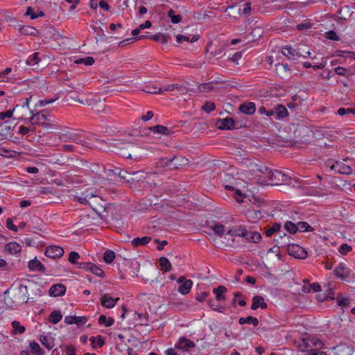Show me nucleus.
Instances as JSON below:
<instances>
[{"label": "nucleus", "instance_id": "2", "mask_svg": "<svg viewBox=\"0 0 355 355\" xmlns=\"http://www.w3.org/2000/svg\"><path fill=\"white\" fill-rule=\"evenodd\" d=\"M31 99L32 96L21 99L19 103L17 104L14 107L12 110H14V112H15L16 114L17 119L25 121L28 119V115H32L33 111L31 110L29 107Z\"/></svg>", "mask_w": 355, "mask_h": 355}, {"label": "nucleus", "instance_id": "15", "mask_svg": "<svg viewBox=\"0 0 355 355\" xmlns=\"http://www.w3.org/2000/svg\"><path fill=\"white\" fill-rule=\"evenodd\" d=\"M5 251L11 255L19 257L21 252V246L19 243L12 241L8 243L5 247Z\"/></svg>", "mask_w": 355, "mask_h": 355}, {"label": "nucleus", "instance_id": "56", "mask_svg": "<svg viewBox=\"0 0 355 355\" xmlns=\"http://www.w3.org/2000/svg\"><path fill=\"white\" fill-rule=\"evenodd\" d=\"M90 271L98 277H101L104 276L103 270L92 263L90 267Z\"/></svg>", "mask_w": 355, "mask_h": 355}, {"label": "nucleus", "instance_id": "37", "mask_svg": "<svg viewBox=\"0 0 355 355\" xmlns=\"http://www.w3.org/2000/svg\"><path fill=\"white\" fill-rule=\"evenodd\" d=\"M159 262L162 271L167 272L171 270V264L167 258L162 257L159 258Z\"/></svg>", "mask_w": 355, "mask_h": 355}, {"label": "nucleus", "instance_id": "42", "mask_svg": "<svg viewBox=\"0 0 355 355\" xmlns=\"http://www.w3.org/2000/svg\"><path fill=\"white\" fill-rule=\"evenodd\" d=\"M336 302L339 306L342 307L343 309L344 308H347L350 305V299L349 297H344L341 295H338L336 297Z\"/></svg>", "mask_w": 355, "mask_h": 355}, {"label": "nucleus", "instance_id": "30", "mask_svg": "<svg viewBox=\"0 0 355 355\" xmlns=\"http://www.w3.org/2000/svg\"><path fill=\"white\" fill-rule=\"evenodd\" d=\"M239 323L241 325L245 324H252L254 327H257L259 324V320L253 316H248L246 318H240Z\"/></svg>", "mask_w": 355, "mask_h": 355}, {"label": "nucleus", "instance_id": "44", "mask_svg": "<svg viewBox=\"0 0 355 355\" xmlns=\"http://www.w3.org/2000/svg\"><path fill=\"white\" fill-rule=\"evenodd\" d=\"M150 38L155 42H159L162 44H166L168 42L169 36L162 33H157L154 35H152Z\"/></svg>", "mask_w": 355, "mask_h": 355}, {"label": "nucleus", "instance_id": "52", "mask_svg": "<svg viewBox=\"0 0 355 355\" xmlns=\"http://www.w3.org/2000/svg\"><path fill=\"white\" fill-rule=\"evenodd\" d=\"M284 227L291 234H295L297 232V223L295 224L292 221H286L284 224Z\"/></svg>", "mask_w": 355, "mask_h": 355}, {"label": "nucleus", "instance_id": "58", "mask_svg": "<svg viewBox=\"0 0 355 355\" xmlns=\"http://www.w3.org/2000/svg\"><path fill=\"white\" fill-rule=\"evenodd\" d=\"M337 113L340 116H344L348 114H352L355 115V108L340 107L338 110Z\"/></svg>", "mask_w": 355, "mask_h": 355}, {"label": "nucleus", "instance_id": "35", "mask_svg": "<svg viewBox=\"0 0 355 355\" xmlns=\"http://www.w3.org/2000/svg\"><path fill=\"white\" fill-rule=\"evenodd\" d=\"M89 340L92 343V347L93 348L101 347L105 344L104 339L101 336H92L89 338Z\"/></svg>", "mask_w": 355, "mask_h": 355}, {"label": "nucleus", "instance_id": "45", "mask_svg": "<svg viewBox=\"0 0 355 355\" xmlns=\"http://www.w3.org/2000/svg\"><path fill=\"white\" fill-rule=\"evenodd\" d=\"M208 306L213 310L219 313H223L224 312V307L223 306H220L218 304H216V302L210 299L207 302Z\"/></svg>", "mask_w": 355, "mask_h": 355}, {"label": "nucleus", "instance_id": "40", "mask_svg": "<svg viewBox=\"0 0 355 355\" xmlns=\"http://www.w3.org/2000/svg\"><path fill=\"white\" fill-rule=\"evenodd\" d=\"M306 46L305 45H300L298 46V51H299V58L302 57L304 58H310L311 59H314L315 57H313L311 55V51L307 49L306 50Z\"/></svg>", "mask_w": 355, "mask_h": 355}, {"label": "nucleus", "instance_id": "1", "mask_svg": "<svg viewBox=\"0 0 355 355\" xmlns=\"http://www.w3.org/2000/svg\"><path fill=\"white\" fill-rule=\"evenodd\" d=\"M212 230L220 237L224 236V239L227 240L226 245L230 246L233 245L235 236L245 237L248 235V230L242 225L226 230L224 225L217 224L213 227Z\"/></svg>", "mask_w": 355, "mask_h": 355}, {"label": "nucleus", "instance_id": "13", "mask_svg": "<svg viewBox=\"0 0 355 355\" xmlns=\"http://www.w3.org/2000/svg\"><path fill=\"white\" fill-rule=\"evenodd\" d=\"M331 170L344 175H350L353 173L352 168L342 162H335L331 166Z\"/></svg>", "mask_w": 355, "mask_h": 355}, {"label": "nucleus", "instance_id": "59", "mask_svg": "<svg viewBox=\"0 0 355 355\" xmlns=\"http://www.w3.org/2000/svg\"><path fill=\"white\" fill-rule=\"evenodd\" d=\"M79 258H80L79 254L76 252L73 251L69 253V261L70 263H71L72 264H76L78 266V264L79 263L78 262V259Z\"/></svg>", "mask_w": 355, "mask_h": 355}, {"label": "nucleus", "instance_id": "5", "mask_svg": "<svg viewBox=\"0 0 355 355\" xmlns=\"http://www.w3.org/2000/svg\"><path fill=\"white\" fill-rule=\"evenodd\" d=\"M76 200L83 205H89L92 209L98 213L101 209H103V205H101V207L99 209L98 207L95 206L92 202L90 201L92 198H94L95 200H100L102 202V198L94 194V193L89 190L85 191V193H83L81 196H75Z\"/></svg>", "mask_w": 355, "mask_h": 355}, {"label": "nucleus", "instance_id": "50", "mask_svg": "<svg viewBox=\"0 0 355 355\" xmlns=\"http://www.w3.org/2000/svg\"><path fill=\"white\" fill-rule=\"evenodd\" d=\"M115 259V253L112 250H107L104 252L103 260L107 263H111Z\"/></svg>", "mask_w": 355, "mask_h": 355}, {"label": "nucleus", "instance_id": "28", "mask_svg": "<svg viewBox=\"0 0 355 355\" xmlns=\"http://www.w3.org/2000/svg\"><path fill=\"white\" fill-rule=\"evenodd\" d=\"M29 348L34 355H44V350L41 348L40 345L34 340L29 343Z\"/></svg>", "mask_w": 355, "mask_h": 355}, {"label": "nucleus", "instance_id": "61", "mask_svg": "<svg viewBox=\"0 0 355 355\" xmlns=\"http://www.w3.org/2000/svg\"><path fill=\"white\" fill-rule=\"evenodd\" d=\"M352 250V248L347 243H343L339 249H338V251L340 254H343V255H345L347 254L349 252H350L351 250Z\"/></svg>", "mask_w": 355, "mask_h": 355}, {"label": "nucleus", "instance_id": "41", "mask_svg": "<svg viewBox=\"0 0 355 355\" xmlns=\"http://www.w3.org/2000/svg\"><path fill=\"white\" fill-rule=\"evenodd\" d=\"M40 341L41 342L42 345H44L48 349H51L54 346L53 340H51L46 335H41L40 337Z\"/></svg>", "mask_w": 355, "mask_h": 355}, {"label": "nucleus", "instance_id": "46", "mask_svg": "<svg viewBox=\"0 0 355 355\" xmlns=\"http://www.w3.org/2000/svg\"><path fill=\"white\" fill-rule=\"evenodd\" d=\"M313 26V24L310 20H304L297 25V28L299 31H306L311 29Z\"/></svg>", "mask_w": 355, "mask_h": 355}, {"label": "nucleus", "instance_id": "18", "mask_svg": "<svg viewBox=\"0 0 355 355\" xmlns=\"http://www.w3.org/2000/svg\"><path fill=\"white\" fill-rule=\"evenodd\" d=\"M66 287L61 284L53 285L49 290V294L52 297H60L64 295Z\"/></svg>", "mask_w": 355, "mask_h": 355}, {"label": "nucleus", "instance_id": "60", "mask_svg": "<svg viewBox=\"0 0 355 355\" xmlns=\"http://www.w3.org/2000/svg\"><path fill=\"white\" fill-rule=\"evenodd\" d=\"M58 99V97H55V98H49V99L40 100L38 101L37 104L36 105V106L44 107V106H46V105H47L49 104L54 103Z\"/></svg>", "mask_w": 355, "mask_h": 355}, {"label": "nucleus", "instance_id": "64", "mask_svg": "<svg viewBox=\"0 0 355 355\" xmlns=\"http://www.w3.org/2000/svg\"><path fill=\"white\" fill-rule=\"evenodd\" d=\"M62 355H76V349L73 346H64Z\"/></svg>", "mask_w": 355, "mask_h": 355}, {"label": "nucleus", "instance_id": "57", "mask_svg": "<svg viewBox=\"0 0 355 355\" xmlns=\"http://www.w3.org/2000/svg\"><path fill=\"white\" fill-rule=\"evenodd\" d=\"M264 168H267L266 166L259 165L257 164H250V171L252 172H259L261 174V176L263 175V171H265Z\"/></svg>", "mask_w": 355, "mask_h": 355}, {"label": "nucleus", "instance_id": "32", "mask_svg": "<svg viewBox=\"0 0 355 355\" xmlns=\"http://www.w3.org/2000/svg\"><path fill=\"white\" fill-rule=\"evenodd\" d=\"M98 322L99 324L108 327L114 324V320L110 317L107 318L105 315H101L98 318Z\"/></svg>", "mask_w": 355, "mask_h": 355}, {"label": "nucleus", "instance_id": "29", "mask_svg": "<svg viewBox=\"0 0 355 355\" xmlns=\"http://www.w3.org/2000/svg\"><path fill=\"white\" fill-rule=\"evenodd\" d=\"M254 13L261 11L266 3L265 0H248Z\"/></svg>", "mask_w": 355, "mask_h": 355}, {"label": "nucleus", "instance_id": "63", "mask_svg": "<svg viewBox=\"0 0 355 355\" xmlns=\"http://www.w3.org/2000/svg\"><path fill=\"white\" fill-rule=\"evenodd\" d=\"M179 159L178 157H174L173 159H164L163 162L165 165L169 166L171 168H177V161Z\"/></svg>", "mask_w": 355, "mask_h": 355}, {"label": "nucleus", "instance_id": "12", "mask_svg": "<svg viewBox=\"0 0 355 355\" xmlns=\"http://www.w3.org/2000/svg\"><path fill=\"white\" fill-rule=\"evenodd\" d=\"M64 254V250L57 245H50L46 248L45 255L52 259H58Z\"/></svg>", "mask_w": 355, "mask_h": 355}, {"label": "nucleus", "instance_id": "38", "mask_svg": "<svg viewBox=\"0 0 355 355\" xmlns=\"http://www.w3.org/2000/svg\"><path fill=\"white\" fill-rule=\"evenodd\" d=\"M150 130L154 132H157L158 134L162 135H168L170 133L169 129L162 125H156L150 128Z\"/></svg>", "mask_w": 355, "mask_h": 355}, {"label": "nucleus", "instance_id": "36", "mask_svg": "<svg viewBox=\"0 0 355 355\" xmlns=\"http://www.w3.org/2000/svg\"><path fill=\"white\" fill-rule=\"evenodd\" d=\"M11 326L12 327V334H22L25 332V327L19 323V322L17 320H14L11 322Z\"/></svg>", "mask_w": 355, "mask_h": 355}, {"label": "nucleus", "instance_id": "19", "mask_svg": "<svg viewBox=\"0 0 355 355\" xmlns=\"http://www.w3.org/2000/svg\"><path fill=\"white\" fill-rule=\"evenodd\" d=\"M274 112V117L277 120H281L284 119L288 115L286 107L283 105H277L274 109H272Z\"/></svg>", "mask_w": 355, "mask_h": 355}, {"label": "nucleus", "instance_id": "21", "mask_svg": "<svg viewBox=\"0 0 355 355\" xmlns=\"http://www.w3.org/2000/svg\"><path fill=\"white\" fill-rule=\"evenodd\" d=\"M268 307L267 304L264 301V298L262 296L257 295L253 297L252 303L251 305V309L252 310H256L259 308L262 309H265Z\"/></svg>", "mask_w": 355, "mask_h": 355}, {"label": "nucleus", "instance_id": "14", "mask_svg": "<svg viewBox=\"0 0 355 355\" xmlns=\"http://www.w3.org/2000/svg\"><path fill=\"white\" fill-rule=\"evenodd\" d=\"M119 300V297H113L108 293L103 295L100 299L101 305L107 309L113 308Z\"/></svg>", "mask_w": 355, "mask_h": 355}, {"label": "nucleus", "instance_id": "48", "mask_svg": "<svg viewBox=\"0 0 355 355\" xmlns=\"http://www.w3.org/2000/svg\"><path fill=\"white\" fill-rule=\"evenodd\" d=\"M19 31L24 35H35L36 29L30 26H22L20 27Z\"/></svg>", "mask_w": 355, "mask_h": 355}, {"label": "nucleus", "instance_id": "4", "mask_svg": "<svg viewBox=\"0 0 355 355\" xmlns=\"http://www.w3.org/2000/svg\"><path fill=\"white\" fill-rule=\"evenodd\" d=\"M323 345V342L320 339L314 336H309L302 339L297 347L301 352L309 353L313 348L322 349Z\"/></svg>", "mask_w": 355, "mask_h": 355}, {"label": "nucleus", "instance_id": "39", "mask_svg": "<svg viewBox=\"0 0 355 355\" xmlns=\"http://www.w3.org/2000/svg\"><path fill=\"white\" fill-rule=\"evenodd\" d=\"M235 123L231 118H225L221 121L220 128L230 130L234 127Z\"/></svg>", "mask_w": 355, "mask_h": 355}, {"label": "nucleus", "instance_id": "34", "mask_svg": "<svg viewBox=\"0 0 355 355\" xmlns=\"http://www.w3.org/2000/svg\"><path fill=\"white\" fill-rule=\"evenodd\" d=\"M62 318V315L60 311L54 310L49 315V321L52 324L58 323Z\"/></svg>", "mask_w": 355, "mask_h": 355}, {"label": "nucleus", "instance_id": "24", "mask_svg": "<svg viewBox=\"0 0 355 355\" xmlns=\"http://www.w3.org/2000/svg\"><path fill=\"white\" fill-rule=\"evenodd\" d=\"M28 268L31 271H39L42 272L45 271L44 266L36 258L29 261Z\"/></svg>", "mask_w": 355, "mask_h": 355}, {"label": "nucleus", "instance_id": "31", "mask_svg": "<svg viewBox=\"0 0 355 355\" xmlns=\"http://www.w3.org/2000/svg\"><path fill=\"white\" fill-rule=\"evenodd\" d=\"M39 55V52H35L32 55H29L27 60H26V64L29 66L37 65L39 62L41 61Z\"/></svg>", "mask_w": 355, "mask_h": 355}, {"label": "nucleus", "instance_id": "25", "mask_svg": "<svg viewBox=\"0 0 355 355\" xmlns=\"http://www.w3.org/2000/svg\"><path fill=\"white\" fill-rule=\"evenodd\" d=\"M225 189L233 192L232 195L237 202L241 203L243 201L244 195L240 190L235 189L234 187L228 184L225 186Z\"/></svg>", "mask_w": 355, "mask_h": 355}, {"label": "nucleus", "instance_id": "43", "mask_svg": "<svg viewBox=\"0 0 355 355\" xmlns=\"http://www.w3.org/2000/svg\"><path fill=\"white\" fill-rule=\"evenodd\" d=\"M248 235L247 236H245V238L250 241H252L254 243H259L261 239V236L259 233L257 232H248Z\"/></svg>", "mask_w": 355, "mask_h": 355}, {"label": "nucleus", "instance_id": "62", "mask_svg": "<svg viewBox=\"0 0 355 355\" xmlns=\"http://www.w3.org/2000/svg\"><path fill=\"white\" fill-rule=\"evenodd\" d=\"M14 114L13 110H9L6 112H0V120L4 121L6 119H10Z\"/></svg>", "mask_w": 355, "mask_h": 355}, {"label": "nucleus", "instance_id": "47", "mask_svg": "<svg viewBox=\"0 0 355 355\" xmlns=\"http://www.w3.org/2000/svg\"><path fill=\"white\" fill-rule=\"evenodd\" d=\"M162 88V92H172L174 91L175 89H178L179 92H183L184 89L181 85H179L178 84H172V85H164L163 87H161Z\"/></svg>", "mask_w": 355, "mask_h": 355}, {"label": "nucleus", "instance_id": "11", "mask_svg": "<svg viewBox=\"0 0 355 355\" xmlns=\"http://www.w3.org/2000/svg\"><path fill=\"white\" fill-rule=\"evenodd\" d=\"M178 283L180 284L178 287V292L182 295H187L193 286V282L191 279H187L184 276L180 277L177 279Z\"/></svg>", "mask_w": 355, "mask_h": 355}, {"label": "nucleus", "instance_id": "9", "mask_svg": "<svg viewBox=\"0 0 355 355\" xmlns=\"http://www.w3.org/2000/svg\"><path fill=\"white\" fill-rule=\"evenodd\" d=\"M287 252L290 255L293 256L297 259H305L307 257L306 251L297 244L288 243Z\"/></svg>", "mask_w": 355, "mask_h": 355}, {"label": "nucleus", "instance_id": "27", "mask_svg": "<svg viewBox=\"0 0 355 355\" xmlns=\"http://www.w3.org/2000/svg\"><path fill=\"white\" fill-rule=\"evenodd\" d=\"M151 241L150 236H144L142 238H135L132 241V245L134 247L143 246L147 245Z\"/></svg>", "mask_w": 355, "mask_h": 355}, {"label": "nucleus", "instance_id": "54", "mask_svg": "<svg viewBox=\"0 0 355 355\" xmlns=\"http://www.w3.org/2000/svg\"><path fill=\"white\" fill-rule=\"evenodd\" d=\"M168 17L173 24H178L182 20V17L180 15H175L173 10L171 9L168 12Z\"/></svg>", "mask_w": 355, "mask_h": 355}, {"label": "nucleus", "instance_id": "49", "mask_svg": "<svg viewBox=\"0 0 355 355\" xmlns=\"http://www.w3.org/2000/svg\"><path fill=\"white\" fill-rule=\"evenodd\" d=\"M313 230V228L311 227L308 223L306 222H298L297 223V231L304 232H311Z\"/></svg>", "mask_w": 355, "mask_h": 355}, {"label": "nucleus", "instance_id": "3", "mask_svg": "<svg viewBox=\"0 0 355 355\" xmlns=\"http://www.w3.org/2000/svg\"><path fill=\"white\" fill-rule=\"evenodd\" d=\"M263 177L268 178L267 180L265 181L266 184H283L288 180L287 175H284L282 171L275 170L272 171L269 168H264Z\"/></svg>", "mask_w": 355, "mask_h": 355}, {"label": "nucleus", "instance_id": "23", "mask_svg": "<svg viewBox=\"0 0 355 355\" xmlns=\"http://www.w3.org/2000/svg\"><path fill=\"white\" fill-rule=\"evenodd\" d=\"M107 171H108L109 173H112L113 174L119 176L122 179L126 180L127 182H130V181L133 180V178H127V176H126L127 174L135 175L138 173L137 171H132L131 173H128V171H122L120 168H115L114 170L108 168V169H107Z\"/></svg>", "mask_w": 355, "mask_h": 355}, {"label": "nucleus", "instance_id": "7", "mask_svg": "<svg viewBox=\"0 0 355 355\" xmlns=\"http://www.w3.org/2000/svg\"><path fill=\"white\" fill-rule=\"evenodd\" d=\"M12 300L16 305L26 303L28 300V293L26 286L19 285L12 290Z\"/></svg>", "mask_w": 355, "mask_h": 355}, {"label": "nucleus", "instance_id": "22", "mask_svg": "<svg viewBox=\"0 0 355 355\" xmlns=\"http://www.w3.org/2000/svg\"><path fill=\"white\" fill-rule=\"evenodd\" d=\"M282 53L289 60H297L299 58V51L293 49L290 46H286L282 49Z\"/></svg>", "mask_w": 355, "mask_h": 355}, {"label": "nucleus", "instance_id": "26", "mask_svg": "<svg viewBox=\"0 0 355 355\" xmlns=\"http://www.w3.org/2000/svg\"><path fill=\"white\" fill-rule=\"evenodd\" d=\"M227 291L226 287L220 286L213 289V293L216 295V301H223L225 300V293Z\"/></svg>", "mask_w": 355, "mask_h": 355}, {"label": "nucleus", "instance_id": "10", "mask_svg": "<svg viewBox=\"0 0 355 355\" xmlns=\"http://www.w3.org/2000/svg\"><path fill=\"white\" fill-rule=\"evenodd\" d=\"M334 275L345 282H349L350 279L351 270L344 263H340L334 270Z\"/></svg>", "mask_w": 355, "mask_h": 355}, {"label": "nucleus", "instance_id": "16", "mask_svg": "<svg viewBox=\"0 0 355 355\" xmlns=\"http://www.w3.org/2000/svg\"><path fill=\"white\" fill-rule=\"evenodd\" d=\"M60 139L64 142H75L77 144L81 143V139L78 135L73 132L66 131L65 132L60 133Z\"/></svg>", "mask_w": 355, "mask_h": 355}, {"label": "nucleus", "instance_id": "51", "mask_svg": "<svg viewBox=\"0 0 355 355\" xmlns=\"http://www.w3.org/2000/svg\"><path fill=\"white\" fill-rule=\"evenodd\" d=\"M10 133V127L8 125L7 122L0 123V135L6 137Z\"/></svg>", "mask_w": 355, "mask_h": 355}, {"label": "nucleus", "instance_id": "6", "mask_svg": "<svg viewBox=\"0 0 355 355\" xmlns=\"http://www.w3.org/2000/svg\"><path fill=\"white\" fill-rule=\"evenodd\" d=\"M49 116V114L46 110H42L37 113L33 112L31 118L29 119V122L31 125H37L47 128L51 126Z\"/></svg>", "mask_w": 355, "mask_h": 355}, {"label": "nucleus", "instance_id": "53", "mask_svg": "<svg viewBox=\"0 0 355 355\" xmlns=\"http://www.w3.org/2000/svg\"><path fill=\"white\" fill-rule=\"evenodd\" d=\"M75 62L76 64H83L85 66H91L94 63V60L92 57H86L84 58L78 59Z\"/></svg>", "mask_w": 355, "mask_h": 355}, {"label": "nucleus", "instance_id": "8", "mask_svg": "<svg viewBox=\"0 0 355 355\" xmlns=\"http://www.w3.org/2000/svg\"><path fill=\"white\" fill-rule=\"evenodd\" d=\"M234 8H238V12L241 16L248 17L254 13L248 0L239 4L230 6L227 8L226 11Z\"/></svg>", "mask_w": 355, "mask_h": 355}, {"label": "nucleus", "instance_id": "33", "mask_svg": "<svg viewBox=\"0 0 355 355\" xmlns=\"http://www.w3.org/2000/svg\"><path fill=\"white\" fill-rule=\"evenodd\" d=\"M25 15L30 16L31 19H35L38 17H44V13L42 10H39L37 12H35L34 9L32 7L28 6L26 9Z\"/></svg>", "mask_w": 355, "mask_h": 355}, {"label": "nucleus", "instance_id": "17", "mask_svg": "<svg viewBox=\"0 0 355 355\" xmlns=\"http://www.w3.org/2000/svg\"><path fill=\"white\" fill-rule=\"evenodd\" d=\"M175 345L176 348L184 352L187 351L195 346V344L192 340L187 339L185 337H181Z\"/></svg>", "mask_w": 355, "mask_h": 355}, {"label": "nucleus", "instance_id": "55", "mask_svg": "<svg viewBox=\"0 0 355 355\" xmlns=\"http://www.w3.org/2000/svg\"><path fill=\"white\" fill-rule=\"evenodd\" d=\"M280 228V224L274 223L271 227H269L266 230L265 234L267 236H270L271 235L273 234V233L279 231Z\"/></svg>", "mask_w": 355, "mask_h": 355}, {"label": "nucleus", "instance_id": "20", "mask_svg": "<svg viewBox=\"0 0 355 355\" xmlns=\"http://www.w3.org/2000/svg\"><path fill=\"white\" fill-rule=\"evenodd\" d=\"M239 111L248 115H252L256 111V105L252 102H245L240 105Z\"/></svg>", "mask_w": 355, "mask_h": 355}]
</instances>
